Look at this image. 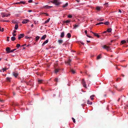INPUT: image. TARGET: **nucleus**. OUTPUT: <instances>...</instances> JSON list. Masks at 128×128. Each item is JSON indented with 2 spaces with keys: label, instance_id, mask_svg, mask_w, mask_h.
Wrapping results in <instances>:
<instances>
[{
  "label": "nucleus",
  "instance_id": "nucleus-1",
  "mask_svg": "<svg viewBox=\"0 0 128 128\" xmlns=\"http://www.w3.org/2000/svg\"><path fill=\"white\" fill-rule=\"evenodd\" d=\"M82 84L83 86L85 88H86L87 87L86 86V83L84 81V79H83L82 80Z\"/></svg>",
  "mask_w": 128,
  "mask_h": 128
},
{
  "label": "nucleus",
  "instance_id": "nucleus-2",
  "mask_svg": "<svg viewBox=\"0 0 128 128\" xmlns=\"http://www.w3.org/2000/svg\"><path fill=\"white\" fill-rule=\"evenodd\" d=\"M103 48L106 49L107 51H108L110 49V47L109 46H107L106 45H104L102 47Z\"/></svg>",
  "mask_w": 128,
  "mask_h": 128
},
{
  "label": "nucleus",
  "instance_id": "nucleus-3",
  "mask_svg": "<svg viewBox=\"0 0 128 128\" xmlns=\"http://www.w3.org/2000/svg\"><path fill=\"white\" fill-rule=\"evenodd\" d=\"M24 34H20L18 35V38L19 40H20L21 38L24 37Z\"/></svg>",
  "mask_w": 128,
  "mask_h": 128
},
{
  "label": "nucleus",
  "instance_id": "nucleus-4",
  "mask_svg": "<svg viewBox=\"0 0 128 128\" xmlns=\"http://www.w3.org/2000/svg\"><path fill=\"white\" fill-rule=\"evenodd\" d=\"M29 21H30L28 19H25L22 22L23 24H25L27 23Z\"/></svg>",
  "mask_w": 128,
  "mask_h": 128
},
{
  "label": "nucleus",
  "instance_id": "nucleus-5",
  "mask_svg": "<svg viewBox=\"0 0 128 128\" xmlns=\"http://www.w3.org/2000/svg\"><path fill=\"white\" fill-rule=\"evenodd\" d=\"M11 50L10 48L8 47H7L6 49V51L7 53H10V51Z\"/></svg>",
  "mask_w": 128,
  "mask_h": 128
},
{
  "label": "nucleus",
  "instance_id": "nucleus-6",
  "mask_svg": "<svg viewBox=\"0 0 128 128\" xmlns=\"http://www.w3.org/2000/svg\"><path fill=\"white\" fill-rule=\"evenodd\" d=\"M52 6H48L47 5L44 6L43 7V8H46V9H50V8L52 7Z\"/></svg>",
  "mask_w": 128,
  "mask_h": 128
},
{
  "label": "nucleus",
  "instance_id": "nucleus-7",
  "mask_svg": "<svg viewBox=\"0 0 128 128\" xmlns=\"http://www.w3.org/2000/svg\"><path fill=\"white\" fill-rule=\"evenodd\" d=\"M72 60L70 59H69L66 62V64H68L70 66V63L71 62Z\"/></svg>",
  "mask_w": 128,
  "mask_h": 128
},
{
  "label": "nucleus",
  "instance_id": "nucleus-8",
  "mask_svg": "<svg viewBox=\"0 0 128 128\" xmlns=\"http://www.w3.org/2000/svg\"><path fill=\"white\" fill-rule=\"evenodd\" d=\"M13 76L15 77H16L18 76V74L17 73L14 72L13 73Z\"/></svg>",
  "mask_w": 128,
  "mask_h": 128
},
{
  "label": "nucleus",
  "instance_id": "nucleus-9",
  "mask_svg": "<svg viewBox=\"0 0 128 128\" xmlns=\"http://www.w3.org/2000/svg\"><path fill=\"white\" fill-rule=\"evenodd\" d=\"M92 33L94 34V36H96L98 38H100V36L98 35L97 34L94 32H92Z\"/></svg>",
  "mask_w": 128,
  "mask_h": 128
},
{
  "label": "nucleus",
  "instance_id": "nucleus-10",
  "mask_svg": "<svg viewBox=\"0 0 128 128\" xmlns=\"http://www.w3.org/2000/svg\"><path fill=\"white\" fill-rule=\"evenodd\" d=\"M48 40H46L42 44V46H44L48 42Z\"/></svg>",
  "mask_w": 128,
  "mask_h": 128
},
{
  "label": "nucleus",
  "instance_id": "nucleus-11",
  "mask_svg": "<svg viewBox=\"0 0 128 128\" xmlns=\"http://www.w3.org/2000/svg\"><path fill=\"white\" fill-rule=\"evenodd\" d=\"M1 14L2 15V16L4 18L5 17H6L5 15V12H2L1 13Z\"/></svg>",
  "mask_w": 128,
  "mask_h": 128
},
{
  "label": "nucleus",
  "instance_id": "nucleus-12",
  "mask_svg": "<svg viewBox=\"0 0 128 128\" xmlns=\"http://www.w3.org/2000/svg\"><path fill=\"white\" fill-rule=\"evenodd\" d=\"M64 32H62L61 33V35L60 36V37L61 38H63L64 36Z\"/></svg>",
  "mask_w": 128,
  "mask_h": 128
},
{
  "label": "nucleus",
  "instance_id": "nucleus-13",
  "mask_svg": "<svg viewBox=\"0 0 128 128\" xmlns=\"http://www.w3.org/2000/svg\"><path fill=\"white\" fill-rule=\"evenodd\" d=\"M38 84H40L42 83L43 82V80H38Z\"/></svg>",
  "mask_w": 128,
  "mask_h": 128
},
{
  "label": "nucleus",
  "instance_id": "nucleus-14",
  "mask_svg": "<svg viewBox=\"0 0 128 128\" xmlns=\"http://www.w3.org/2000/svg\"><path fill=\"white\" fill-rule=\"evenodd\" d=\"M46 34H45L42 36V37L41 38V39L42 40H44L46 38Z\"/></svg>",
  "mask_w": 128,
  "mask_h": 128
},
{
  "label": "nucleus",
  "instance_id": "nucleus-15",
  "mask_svg": "<svg viewBox=\"0 0 128 128\" xmlns=\"http://www.w3.org/2000/svg\"><path fill=\"white\" fill-rule=\"evenodd\" d=\"M101 54H100L97 57V58H96L97 59L99 60V59H100L101 58Z\"/></svg>",
  "mask_w": 128,
  "mask_h": 128
},
{
  "label": "nucleus",
  "instance_id": "nucleus-16",
  "mask_svg": "<svg viewBox=\"0 0 128 128\" xmlns=\"http://www.w3.org/2000/svg\"><path fill=\"white\" fill-rule=\"evenodd\" d=\"M73 26L74 27V28H76L77 27H78L79 26L78 25H76V24L75 25H73Z\"/></svg>",
  "mask_w": 128,
  "mask_h": 128
},
{
  "label": "nucleus",
  "instance_id": "nucleus-17",
  "mask_svg": "<svg viewBox=\"0 0 128 128\" xmlns=\"http://www.w3.org/2000/svg\"><path fill=\"white\" fill-rule=\"evenodd\" d=\"M16 38L14 36H12L11 37V40L13 41H14L16 40Z\"/></svg>",
  "mask_w": 128,
  "mask_h": 128
},
{
  "label": "nucleus",
  "instance_id": "nucleus-18",
  "mask_svg": "<svg viewBox=\"0 0 128 128\" xmlns=\"http://www.w3.org/2000/svg\"><path fill=\"white\" fill-rule=\"evenodd\" d=\"M106 30L108 32H110L112 30V29L111 28H109L108 29Z\"/></svg>",
  "mask_w": 128,
  "mask_h": 128
},
{
  "label": "nucleus",
  "instance_id": "nucleus-19",
  "mask_svg": "<svg viewBox=\"0 0 128 128\" xmlns=\"http://www.w3.org/2000/svg\"><path fill=\"white\" fill-rule=\"evenodd\" d=\"M58 42L60 44L62 43L63 40H58Z\"/></svg>",
  "mask_w": 128,
  "mask_h": 128
},
{
  "label": "nucleus",
  "instance_id": "nucleus-20",
  "mask_svg": "<svg viewBox=\"0 0 128 128\" xmlns=\"http://www.w3.org/2000/svg\"><path fill=\"white\" fill-rule=\"evenodd\" d=\"M68 5V3L67 2L62 7L64 8H65Z\"/></svg>",
  "mask_w": 128,
  "mask_h": 128
},
{
  "label": "nucleus",
  "instance_id": "nucleus-21",
  "mask_svg": "<svg viewBox=\"0 0 128 128\" xmlns=\"http://www.w3.org/2000/svg\"><path fill=\"white\" fill-rule=\"evenodd\" d=\"M18 24H16L15 25V27H14V28L16 30H17L18 28Z\"/></svg>",
  "mask_w": 128,
  "mask_h": 128
},
{
  "label": "nucleus",
  "instance_id": "nucleus-22",
  "mask_svg": "<svg viewBox=\"0 0 128 128\" xmlns=\"http://www.w3.org/2000/svg\"><path fill=\"white\" fill-rule=\"evenodd\" d=\"M68 37V38H70L71 36V34L70 33H68L67 34Z\"/></svg>",
  "mask_w": 128,
  "mask_h": 128
},
{
  "label": "nucleus",
  "instance_id": "nucleus-23",
  "mask_svg": "<svg viewBox=\"0 0 128 128\" xmlns=\"http://www.w3.org/2000/svg\"><path fill=\"white\" fill-rule=\"evenodd\" d=\"M92 104V102H90V101L89 100H88V101H87V104H90V105H91V104Z\"/></svg>",
  "mask_w": 128,
  "mask_h": 128
},
{
  "label": "nucleus",
  "instance_id": "nucleus-24",
  "mask_svg": "<svg viewBox=\"0 0 128 128\" xmlns=\"http://www.w3.org/2000/svg\"><path fill=\"white\" fill-rule=\"evenodd\" d=\"M50 18H48L47 20L45 21L44 22V24H46L49 22L50 20Z\"/></svg>",
  "mask_w": 128,
  "mask_h": 128
},
{
  "label": "nucleus",
  "instance_id": "nucleus-25",
  "mask_svg": "<svg viewBox=\"0 0 128 128\" xmlns=\"http://www.w3.org/2000/svg\"><path fill=\"white\" fill-rule=\"evenodd\" d=\"M25 3V2H23V1H21L20 2H17L16 3V4H24Z\"/></svg>",
  "mask_w": 128,
  "mask_h": 128
},
{
  "label": "nucleus",
  "instance_id": "nucleus-26",
  "mask_svg": "<svg viewBox=\"0 0 128 128\" xmlns=\"http://www.w3.org/2000/svg\"><path fill=\"white\" fill-rule=\"evenodd\" d=\"M94 95H92L91 96H90V98L91 100H92L94 99V98H93V97L94 96Z\"/></svg>",
  "mask_w": 128,
  "mask_h": 128
},
{
  "label": "nucleus",
  "instance_id": "nucleus-27",
  "mask_svg": "<svg viewBox=\"0 0 128 128\" xmlns=\"http://www.w3.org/2000/svg\"><path fill=\"white\" fill-rule=\"evenodd\" d=\"M59 70V69L58 68H56L55 69V73H57L58 72Z\"/></svg>",
  "mask_w": 128,
  "mask_h": 128
},
{
  "label": "nucleus",
  "instance_id": "nucleus-28",
  "mask_svg": "<svg viewBox=\"0 0 128 128\" xmlns=\"http://www.w3.org/2000/svg\"><path fill=\"white\" fill-rule=\"evenodd\" d=\"M11 78L9 77H7L6 78V80L7 81L10 82V79H11Z\"/></svg>",
  "mask_w": 128,
  "mask_h": 128
},
{
  "label": "nucleus",
  "instance_id": "nucleus-29",
  "mask_svg": "<svg viewBox=\"0 0 128 128\" xmlns=\"http://www.w3.org/2000/svg\"><path fill=\"white\" fill-rule=\"evenodd\" d=\"M126 42V41L125 40H123L121 41V43L122 44H124Z\"/></svg>",
  "mask_w": 128,
  "mask_h": 128
},
{
  "label": "nucleus",
  "instance_id": "nucleus-30",
  "mask_svg": "<svg viewBox=\"0 0 128 128\" xmlns=\"http://www.w3.org/2000/svg\"><path fill=\"white\" fill-rule=\"evenodd\" d=\"M70 72H72L73 74H74L75 73V71L73 69H71Z\"/></svg>",
  "mask_w": 128,
  "mask_h": 128
},
{
  "label": "nucleus",
  "instance_id": "nucleus-31",
  "mask_svg": "<svg viewBox=\"0 0 128 128\" xmlns=\"http://www.w3.org/2000/svg\"><path fill=\"white\" fill-rule=\"evenodd\" d=\"M104 24V23L103 22H100L96 24V25H100V24Z\"/></svg>",
  "mask_w": 128,
  "mask_h": 128
},
{
  "label": "nucleus",
  "instance_id": "nucleus-32",
  "mask_svg": "<svg viewBox=\"0 0 128 128\" xmlns=\"http://www.w3.org/2000/svg\"><path fill=\"white\" fill-rule=\"evenodd\" d=\"M104 24L106 25H108L110 24V23L108 22H106L104 23Z\"/></svg>",
  "mask_w": 128,
  "mask_h": 128
},
{
  "label": "nucleus",
  "instance_id": "nucleus-33",
  "mask_svg": "<svg viewBox=\"0 0 128 128\" xmlns=\"http://www.w3.org/2000/svg\"><path fill=\"white\" fill-rule=\"evenodd\" d=\"M96 9L98 10H99L100 9V8L99 6H97L96 8Z\"/></svg>",
  "mask_w": 128,
  "mask_h": 128
},
{
  "label": "nucleus",
  "instance_id": "nucleus-34",
  "mask_svg": "<svg viewBox=\"0 0 128 128\" xmlns=\"http://www.w3.org/2000/svg\"><path fill=\"white\" fill-rule=\"evenodd\" d=\"M36 40H38L40 38V37L38 36H37L36 37Z\"/></svg>",
  "mask_w": 128,
  "mask_h": 128
},
{
  "label": "nucleus",
  "instance_id": "nucleus-35",
  "mask_svg": "<svg viewBox=\"0 0 128 128\" xmlns=\"http://www.w3.org/2000/svg\"><path fill=\"white\" fill-rule=\"evenodd\" d=\"M10 14H6L5 13L6 17H8L10 15Z\"/></svg>",
  "mask_w": 128,
  "mask_h": 128
},
{
  "label": "nucleus",
  "instance_id": "nucleus-36",
  "mask_svg": "<svg viewBox=\"0 0 128 128\" xmlns=\"http://www.w3.org/2000/svg\"><path fill=\"white\" fill-rule=\"evenodd\" d=\"M20 46V44H17L16 45V47L18 48Z\"/></svg>",
  "mask_w": 128,
  "mask_h": 128
},
{
  "label": "nucleus",
  "instance_id": "nucleus-37",
  "mask_svg": "<svg viewBox=\"0 0 128 128\" xmlns=\"http://www.w3.org/2000/svg\"><path fill=\"white\" fill-rule=\"evenodd\" d=\"M72 119L73 120V122L74 123H75L76 121H75V119L73 118H72Z\"/></svg>",
  "mask_w": 128,
  "mask_h": 128
},
{
  "label": "nucleus",
  "instance_id": "nucleus-38",
  "mask_svg": "<svg viewBox=\"0 0 128 128\" xmlns=\"http://www.w3.org/2000/svg\"><path fill=\"white\" fill-rule=\"evenodd\" d=\"M104 20V19H98V21H103Z\"/></svg>",
  "mask_w": 128,
  "mask_h": 128
},
{
  "label": "nucleus",
  "instance_id": "nucleus-39",
  "mask_svg": "<svg viewBox=\"0 0 128 128\" xmlns=\"http://www.w3.org/2000/svg\"><path fill=\"white\" fill-rule=\"evenodd\" d=\"M3 21V22H9V20H0V21Z\"/></svg>",
  "mask_w": 128,
  "mask_h": 128
},
{
  "label": "nucleus",
  "instance_id": "nucleus-40",
  "mask_svg": "<svg viewBox=\"0 0 128 128\" xmlns=\"http://www.w3.org/2000/svg\"><path fill=\"white\" fill-rule=\"evenodd\" d=\"M70 22V21L68 20H66L65 22L66 23H68Z\"/></svg>",
  "mask_w": 128,
  "mask_h": 128
},
{
  "label": "nucleus",
  "instance_id": "nucleus-41",
  "mask_svg": "<svg viewBox=\"0 0 128 128\" xmlns=\"http://www.w3.org/2000/svg\"><path fill=\"white\" fill-rule=\"evenodd\" d=\"M68 17L70 18H71L72 17V16L70 14H69L68 16Z\"/></svg>",
  "mask_w": 128,
  "mask_h": 128
},
{
  "label": "nucleus",
  "instance_id": "nucleus-42",
  "mask_svg": "<svg viewBox=\"0 0 128 128\" xmlns=\"http://www.w3.org/2000/svg\"><path fill=\"white\" fill-rule=\"evenodd\" d=\"M7 68H3L2 69V70H3V72H4V71H5L6 70H7Z\"/></svg>",
  "mask_w": 128,
  "mask_h": 128
},
{
  "label": "nucleus",
  "instance_id": "nucleus-43",
  "mask_svg": "<svg viewBox=\"0 0 128 128\" xmlns=\"http://www.w3.org/2000/svg\"><path fill=\"white\" fill-rule=\"evenodd\" d=\"M58 79L57 78H56L54 80L55 82H58Z\"/></svg>",
  "mask_w": 128,
  "mask_h": 128
},
{
  "label": "nucleus",
  "instance_id": "nucleus-44",
  "mask_svg": "<svg viewBox=\"0 0 128 128\" xmlns=\"http://www.w3.org/2000/svg\"><path fill=\"white\" fill-rule=\"evenodd\" d=\"M10 38V37L8 36L7 37V40L8 41H9V38Z\"/></svg>",
  "mask_w": 128,
  "mask_h": 128
},
{
  "label": "nucleus",
  "instance_id": "nucleus-45",
  "mask_svg": "<svg viewBox=\"0 0 128 128\" xmlns=\"http://www.w3.org/2000/svg\"><path fill=\"white\" fill-rule=\"evenodd\" d=\"M86 36L87 37H89V38H92V36H89L87 34L86 35Z\"/></svg>",
  "mask_w": 128,
  "mask_h": 128
},
{
  "label": "nucleus",
  "instance_id": "nucleus-46",
  "mask_svg": "<svg viewBox=\"0 0 128 128\" xmlns=\"http://www.w3.org/2000/svg\"><path fill=\"white\" fill-rule=\"evenodd\" d=\"M32 2V0H28V2L29 3H31Z\"/></svg>",
  "mask_w": 128,
  "mask_h": 128
},
{
  "label": "nucleus",
  "instance_id": "nucleus-47",
  "mask_svg": "<svg viewBox=\"0 0 128 128\" xmlns=\"http://www.w3.org/2000/svg\"><path fill=\"white\" fill-rule=\"evenodd\" d=\"M12 35L14 36H16V34H15L14 33H13Z\"/></svg>",
  "mask_w": 128,
  "mask_h": 128
},
{
  "label": "nucleus",
  "instance_id": "nucleus-48",
  "mask_svg": "<svg viewBox=\"0 0 128 128\" xmlns=\"http://www.w3.org/2000/svg\"><path fill=\"white\" fill-rule=\"evenodd\" d=\"M14 51V50L13 49V50H10V52H13Z\"/></svg>",
  "mask_w": 128,
  "mask_h": 128
},
{
  "label": "nucleus",
  "instance_id": "nucleus-49",
  "mask_svg": "<svg viewBox=\"0 0 128 128\" xmlns=\"http://www.w3.org/2000/svg\"><path fill=\"white\" fill-rule=\"evenodd\" d=\"M25 38H26V39H28V38H30L29 37H28V36H25Z\"/></svg>",
  "mask_w": 128,
  "mask_h": 128
},
{
  "label": "nucleus",
  "instance_id": "nucleus-50",
  "mask_svg": "<svg viewBox=\"0 0 128 128\" xmlns=\"http://www.w3.org/2000/svg\"><path fill=\"white\" fill-rule=\"evenodd\" d=\"M4 28H2V30H1V31L2 32H3L4 31Z\"/></svg>",
  "mask_w": 128,
  "mask_h": 128
},
{
  "label": "nucleus",
  "instance_id": "nucleus-51",
  "mask_svg": "<svg viewBox=\"0 0 128 128\" xmlns=\"http://www.w3.org/2000/svg\"><path fill=\"white\" fill-rule=\"evenodd\" d=\"M118 12H120V13H122V11H121V10H119Z\"/></svg>",
  "mask_w": 128,
  "mask_h": 128
},
{
  "label": "nucleus",
  "instance_id": "nucleus-52",
  "mask_svg": "<svg viewBox=\"0 0 128 128\" xmlns=\"http://www.w3.org/2000/svg\"><path fill=\"white\" fill-rule=\"evenodd\" d=\"M26 45V44H24V45H22L21 46V47H23V46H25Z\"/></svg>",
  "mask_w": 128,
  "mask_h": 128
},
{
  "label": "nucleus",
  "instance_id": "nucleus-53",
  "mask_svg": "<svg viewBox=\"0 0 128 128\" xmlns=\"http://www.w3.org/2000/svg\"><path fill=\"white\" fill-rule=\"evenodd\" d=\"M84 32L86 34H87V32L86 30H85L84 31Z\"/></svg>",
  "mask_w": 128,
  "mask_h": 128
},
{
  "label": "nucleus",
  "instance_id": "nucleus-54",
  "mask_svg": "<svg viewBox=\"0 0 128 128\" xmlns=\"http://www.w3.org/2000/svg\"><path fill=\"white\" fill-rule=\"evenodd\" d=\"M114 37H116V38H118V37L117 36H115Z\"/></svg>",
  "mask_w": 128,
  "mask_h": 128
},
{
  "label": "nucleus",
  "instance_id": "nucleus-55",
  "mask_svg": "<svg viewBox=\"0 0 128 128\" xmlns=\"http://www.w3.org/2000/svg\"><path fill=\"white\" fill-rule=\"evenodd\" d=\"M0 101L2 102H3L4 101V100H1L0 99Z\"/></svg>",
  "mask_w": 128,
  "mask_h": 128
},
{
  "label": "nucleus",
  "instance_id": "nucleus-56",
  "mask_svg": "<svg viewBox=\"0 0 128 128\" xmlns=\"http://www.w3.org/2000/svg\"><path fill=\"white\" fill-rule=\"evenodd\" d=\"M44 14H46V15L47 16H48V14L46 13H44Z\"/></svg>",
  "mask_w": 128,
  "mask_h": 128
},
{
  "label": "nucleus",
  "instance_id": "nucleus-57",
  "mask_svg": "<svg viewBox=\"0 0 128 128\" xmlns=\"http://www.w3.org/2000/svg\"><path fill=\"white\" fill-rule=\"evenodd\" d=\"M28 12H32V10H28Z\"/></svg>",
  "mask_w": 128,
  "mask_h": 128
},
{
  "label": "nucleus",
  "instance_id": "nucleus-58",
  "mask_svg": "<svg viewBox=\"0 0 128 128\" xmlns=\"http://www.w3.org/2000/svg\"><path fill=\"white\" fill-rule=\"evenodd\" d=\"M13 32H13V33H16V30H14Z\"/></svg>",
  "mask_w": 128,
  "mask_h": 128
},
{
  "label": "nucleus",
  "instance_id": "nucleus-59",
  "mask_svg": "<svg viewBox=\"0 0 128 128\" xmlns=\"http://www.w3.org/2000/svg\"><path fill=\"white\" fill-rule=\"evenodd\" d=\"M104 5H105L106 6L108 5V3H107L104 4Z\"/></svg>",
  "mask_w": 128,
  "mask_h": 128
},
{
  "label": "nucleus",
  "instance_id": "nucleus-60",
  "mask_svg": "<svg viewBox=\"0 0 128 128\" xmlns=\"http://www.w3.org/2000/svg\"><path fill=\"white\" fill-rule=\"evenodd\" d=\"M116 68L118 70H120V68H118V67H116Z\"/></svg>",
  "mask_w": 128,
  "mask_h": 128
},
{
  "label": "nucleus",
  "instance_id": "nucleus-61",
  "mask_svg": "<svg viewBox=\"0 0 128 128\" xmlns=\"http://www.w3.org/2000/svg\"><path fill=\"white\" fill-rule=\"evenodd\" d=\"M76 1L77 2H80V0H76Z\"/></svg>",
  "mask_w": 128,
  "mask_h": 128
},
{
  "label": "nucleus",
  "instance_id": "nucleus-62",
  "mask_svg": "<svg viewBox=\"0 0 128 128\" xmlns=\"http://www.w3.org/2000/svg\"><path fill=\"white\" fill-rule=\"evenodd\" d=\"M107 32V30H106V31H104V32L103 33H106Z\"/></svg>",
  "mask_w": 128,
  "mask_h": 128
},
{
  "label": "nucleus",
  "instance_id": "nucleus-63",
  "mask_svg": "<svg viewBox=\"0 0 128 128\" xmlns=\"http://www.w3.org/2000/svg\"><path fill=\"white\" fill-rule=\"evenodd\" d=\"M86 41L88 42H90V41L87 40Z\"/></svg>",
  "mask_w": 128,
  "mask_h": 128
},
{
  "label": "nucleus",
  "instance_id": "nucleus-64",
  "mask_svg": "<svg viewBox=\"0 0 128 128\" xmlns=\"http://www.w3.org/2000/svg\"><path fill=\"white\" fill-rule=\"evenodd\" d=\"M33 26H34V25L33 24H32V25H31V26L32 27H33Z\"/></svg>",
  "mask_w": 128,
  "mask_h": 128
}]
</instances>
